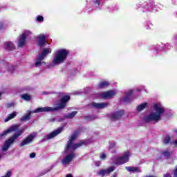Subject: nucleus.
<instances>
[{"label": "nucleus", "mask_w": 177, "mask_h": 177, "mask_svg": "<svg viewBox=\"0 0 177 177\" xmlns=\"http://www.w3.org/2000/svg\"><path fill=\"white\" fill-rule=\"evenodd\" d=\"M69 100H70V96L66 95L62 98H61L60 102L58 104V106L57 108L46 106V107L37 108L33 111H30L28 114L25 115L24 117L21 118V121H28V120H30L31 113H44V112H49V111H55L56 110H60L62 109H64V107H66V104Z\"/></svg>", "instance_id": "nucleus-1"}, {"label": "nucleus", "mask_w": 177, "mask_h": 177, "mask_svg": "<svg viewBox=\"0 0 177 177\" xmlns=\"http://www.w3.org/2000/svg\"><path fill=\"white\" fill-rule=\"evenodd\" d=\"M153 110L155 112L151 113L149 115L144 118L145 122H150V121L158 122L161 120V115L165 113V109L160 103L153 104Z\"/></svg>", "instance_id": "nucleus-2"}, {"label": "nucleus", "mask_w": 177, "mask_h": 177, "mask_svg": "<svg viewBox=\"0 0 177 177\" xmlns=\"http://www.w3.org/2000/svg\"><path fill=\"white\" fill-rule=\"evenodd\" d=\"M67 56H68V50L66 49H60L57 50L53 59V64H54L55 66H57V64L64 63V61L67 59Z\"/></svg>", "instance_id": "nucleus-3"}, {"label": "nucleus", "mask_w": 177, "mask_h": 177, "mask_svg": "<svg viewBox=\"0 0 177 177\" xmlns=\"http://www.w3.org/2000/svg\"><path fill=\"white\" fill-rule=\"evenodd\" d=\"M77 134L74 133L71 137L69 140L68 141V144L66 145V149L65 150V153H69V151H74V150L78 149V147H81L85 142H80L74 144V141L77 139Z\"/></svg>", "instance_id": "nucleus-4"}, {"label": "nucleus", "mask_w": 177, "mask_h": 177, "mask_svg": "<svg viewBox=\"0 0 177 177\" xmlns=\"http://www.w3.org/2000/svg\"><path fill=\"white\" fill-rule=\"evenodd\" d=\"M24 132V129H21L19 130L17 133H15L12 137H10L8 140H7L2 147L3 151H6L9 147H10V145H13L15 143V140L21 136V133Z\"/></svg>", "instance_id": "nucleus-5"}, {"label": "nucleus", "mask_w": 177, "mask_h": 177, "mask_svg": "<svg viewBox=\"0 0 177 177\" xmlns=\"http://www.w3.org/2000/svg\"><path fill=\"white\" fill-rule=\"evenodd\" d=\"M129 151H127L122 156L112 158V160L115 165H122L129 161Z\"/></svg>", "instance_id": "nucleus-6"}, {"label": "nucleus", "mask_w": 177, "mask_h": 177, "mask_svg": "<svg viewBox=\"0 0 177 177\" xmlns=\"http://www.w3.org/2000/svg\"><path fill=\"white\" fill-rule=\"evenodd\" d=\"M31 34V32L28 30H26L23 32V34L19 37V39L18 41L19 48H23V46L26 45V39H27Z\"/></svg>", "instance_id": "nucleus-7"}, {"label": "nucleus", "mask_w": 177, "mask_h": 177, "mask_svg": "<svg viewBox=\"0 0 177 177\" xmlns=\"http://www.w3.org/2000/svg\"><path fill=\"white\" fill-rule=\"evenodd\" d=\"M145 6L143 7L142 12H157V6H154L153 1L149 0L145 3Z\"/></svg>", "instance_id": "nucleus-8"}, {"label": "nucleus", "mask_w": 177, "mask_h": 177, "mask_svg": "<svg viewBox=\"0 0 177 177\" xmlns=\"http://www.w3.org/2000/svg\"><path fill=\"white\" fill-rule=\"evenodd\" d=\"M116 94L117 91L113 90L97 94V97H102V99H111V97H113V96H115Z\"/></svg>", "instance_id": "nucleus-9"}, {"label": "nucleus", "mask_w": 177, "mask_h": 177, "mask_svg": "<svg viewBox=\"0 0 177 177\" xmlns=\"http://www.w3.org/2000/svg\"><path fill=\"white\" fill-rule=\"evenodd\" d=\"M125 111L124 110H120L118 111H116L113 113H111L109 115V117L111 118V121H117V120H120L121 117H122L124 114Z\"/></svg>", "instance_id": "nucleus-10"}, {"label": "nucleus", "mask_w": 177, "mask_h": 177, "mask_svg": "<svg viewBox=\"0 0 177 177\" xmlns=\"http://www.w3.org/2000/svg\"><path fill=\"white\" fill-rule=\"evenodd\" d=\"M37 136V133H32V134L29 135L25 140H24L20 145L21 147H23V146H26V145H28L29 143H31L32 140H34V138Z\"/></svg>", "instance_id": "nucleus-11"}, {"label": "nucleus", "mask_w": 177, "mask_h": 177, "mask_svg": "<svg viewBox=\"0 0 177 177\" xmlns=\"http://www.w3.org/2000/svg\"><path fill=\"white\" fill-rule=\"evenodd\" d=\"M74 157H75V155L74 154V153H71L66 155L62 160V162L63 165H68V164H70L73 161V159L74 158Z\"/></svg>", "instance_id": "nucleus-12"}, {"label": "nucleus", "mask_w": 177, "mask_h": 177, "mask_svg": "<svg viewBox=\"0 0 177 177\" xmlns=\"http://www.w3.org/2000/svg\"><path fill=\"white\" fill-rule=\"evenodd\" d=\"M20 126L17 124L12 125L10 128H8L7 130L4 131L3 133L0 134V138H3V136H6L8 133H10V132H15V131H17L19 129V127Z\"/></svg>", "instance_id": "nucleus-13"}, {"label": "nucleus", "mask_w": 177, "mask_h": 177, "mask_svg": "<svg viewBox=\"0 0 177 177\" xmlns=\"http://www.w3.org/2000/svg\"><path fill=\"white\" fill-rule=\"evenodd\" d=\"M49 53H52V49L44 48L41 53L37 55V59L42 60L43 59H45L46 55H49Z\"/></svg>", "instance_id": "nucleus-14"}, {"label": "nucleus", "mask_w": 177, "mask_h": 177, "mask_svg": "<svg viewBox=\"0 0 177 177\" xmlns=\"http://www.w3.org/2000/svg\"><path fill=\"white\" fill-rule=\"evenodd\" d=\"M46 38H48V36L44 35H39L38 36V45L40 46H44L46 44H48V41H46Z\"/></svg>", "instance_id": "nucleus-15"}, {"label": "nucleus", "mask_w": 177, "mask_h": 177, "mask_svg": "<svg viewBox=\"0 0 177 177\" xmlns=\"http://www.w3.org/2000/svg\"><path fill=\"white\" fill-rule=\"evenodd\" d=\"M133 93V91L129 90L128 91H126L124 97L122 98V102H124V103H129V102H131V99L132 97V93Z\"/></svg>", "instance_id": "nucleus-16"}, {"label": "nucleus", "mask_w": 177, "mask_h": 177, "mask_svg": "<svg viewBox=\"0 0 177 177\" xmlns=\"http://www.w3.org/2000/svg\"><path fill=\"white\" fill-rule=\"evenodd\" d=\"M63 131V127H59L57 130H55L54 131L51 132L50 134H48L46 138L47 139H53V138H55V136H57L60 132Z\"/></svg>", "instance_id": "nucleus-17"}, {"label": "nucleus", "mask_w": 177, "mask_h": 177, "mask_svg": "<svg viewBox=\"0 0 177 177\" xmlns=\"http://www.w3.org/2000/svg\"><path fill=\"white\" fill-rule=\"evenodd\" d=\"M114 169H115V167L114 166H112L109 169L100 170L98 172V175H101V176H104V175H109V174H110V172H113Z\"/></svg>", "instance_id": "nucleus-18"}, {"label": "nucleus", "mask_w": 177, "mask_h": 177, "mask_svg": "<svg viewBox=\"0 0 177 177\" xmlns=\"http://www.w3.org/2000/svg\"><path fill=\"white\" fill-rule=\"evenodd\" d=\"M91 106L94 107V109H106L107 106H109V103L107 102H102V103H96L93 102Z\"/></svg>", "instance_id": "nucleus-19"}, {"label": "nucleus", "mask_w": 177, "mask_h": 177, "mask_svg": "<svg viewBox=\"0 0 177 177\" xmlns=\"http://www.w3.org/2000/svg\"><path fill=\"white\" fill-rule=\"evenodd\" d=\"M4 48L6 50H13L15 49V45L11 41H7L4 43Z\"/></svg>", "instance_id": "nucleus-20"}, {"label": "nucleus", "mask_w": 177, "mask_h": 177, "mask_svg": "<svg viewBox=\"0 0 177 177\" xmlns=\"http://www.w3.org/2000/svg\"><path fill=\"white\" fill-rule=\"evenodd\" d=\"M16 115H17V112H13L12 113L9 114L7 118H5L4 122H8V121H10V120H13Z\"/></svg>", "instance_id": "nucleus-21"}, {"label": "nucleus", "mask_w": 177, "mask_h": 177, "mask_svg": "<svg viewBox=\"0 0 177 177\" xmlns=\"http://www.w3.org/2000/svg\"><path fill=\"white\" fill-rule=\"evenodd\" d=\"M171 154H172V152L169 151V150H165L162 152V156L166 159L169 158Z\"/></svg>", "instance_id": "nucleus-22"}, {"label": "nucleus", "mask_w": 177, "mask_h": 177, "mask_svg": "<svg viewBox=\"0 0 177 177\" xmlns=\"http://www.w3.org/2000/svg\"><path fill=\"white\" fill-rule=\"evenodd\" d=\"M126 169L129 172H140V169L136 168V167H126Z\"/></svg>", "instance_id": "nucleus-23"}, {"label": "nucleus", "mask_w": 177, "mask_h": 177, "mask_svg": "<svg viewBox=\"0 0 177 177\" xmlns=\"http://www.w3.org/2000/svg\"><path fill=\"white\" fill-rule=\"evenodd\" d=\"M109 85H110V83H109V82H106V81L101 82L98 84V88H106V86H109Z\"/></svg>", "instance_id": "nucleus-24"}, {"label": "nucleus", "mask_w": 177, "mask_h": 177, "mask_svg": "<svg viewBox=\"0 0 177 177\" xmlns=\"http://www.w3.org/2000/svg\"><path fill=\"white\" fill-rule=\"evenodd\" d=\"M147 106V103H143L140 104L138 107H137V111H142V110H145V109H146V106Z\"/></svg>", "instance_id": "nucleus-25"}, {"label": "nucleus", "mask_w": 177, "mask_h": 177, "mask_svg": "<svg viewBox=\"0 0 177 177\" xmlns=\"http://www.w3.org/2000/svg\"><path fill=\"white\" fill-rule=\"evenodd\" d=\"M77 115V111H73L71 113H68V115H66V118H74Z\"/></svg>", "instance_id": "nucleus-26"}, {"label": "nucleus", "mask_w": 177, "mask_h": 177, "mask_svg": "<svg viewBox=\"0 0 177 177\" xmlns=\"http://www.w3.org/2000/svg\"><path fill=\"white\" fill-rule=\"evenodd\" d=\"M21 99H24V100L29 101L31 100V96L28 94H24L21 95Z\"/></svg>", "instance_id": "nucleus-27"}, {"label": "nucleus", "mask_w": 177, "mask_h": 177, "mask_svg": "<svg viewBox=\"0 0 177 177\" xmlns=\"http://www.w3.org/2000/svg\"><path fill=\"white\" fill-rule=\"evenodd\" d=\"M42 60L38 59V56L36 57V62H35V66L36 67H39V66H41L42 64Z\"/></svg>", "instance_id": "nucleus-28"}, {"label": "nucleus", "mask_w": 177, "mask_h": 177, "mask_svg": "<svg viewBox=\"0 0 177 177\" xmlns=\"http://www.w3.org/2000/svg\"><path fill=\"white\" fill-rule=\"evenodd\" d=\"M170 140H171V138L169 137V136H167L165 138L164 140H163V143H164L165 145H168V143H169Z\"/></svg>", "instance_id": "nucleus-29"}, {"label": "nucleus", "mask_w": 177, "mask_h": 177, "mask_svg": "<svg viewBox=\"0 0 177 177\" xmlns=\"http://www.w3.org/2000/svg\"><path fill=\"white\" fill-rule=\"evenodd\" d=\"M115 146V142L114 141H111L109 142V150H111V149H114Z\"/></svg>", "instance_id": "nucleus-30"}, {"label": "nucleus", "mask_w": 177, "mask_h": 177, "mask_svg": "<svg viewBox=\"0 0 177 177\" xmlns=\"http://www.w3.org/2000/svg\"><path fill=\"white\" fill-rule=\"evenodd\" d=\"M106 157H107L104 153H100V158L101 160H106Z\"/></svg>", "instance_id": "nucleus-31"}, {"label": "nucleus", "mask_w": 177, "mask_h": 177, "mask_svg": "<svg viewBox=\"0 0 177 177\" xmlns=\"http://www.w3.org/2000/svg\"><path fill=\"white\" fill-rule=\"evenodd\" d=\"M37 21H44V17L41 16V15H39L37 17Z\"/></svg>", "instance_id": "nucleus-32"}, {"label": "nucleus", "mask_w": 177, "mask_h": 177, "mask_svg": "<svg viewBox=\"0 0 177 177\" xmlns=\"http://www.w3.org/2000/svg\"><path fill=\"white\" fill-rule=\"evenodd\" d=\"M10 176H12V172L10 171H8L6 175L2 177H10Z\"/></svg>", "instance_id": "nucleus-33"}, {"label": "nucleus", "mask_w": 177, "mask_h": 177, "mask_svg": "<svg viewBox=\"0 0 177 177\" xmlns=\"http://www.w3.org/2000/svg\"><path fill=\"white\" fill-rule=\"evenodd\" d=\"M151 26H153L151 23H147L146 25L147 30H149V28H151Z\"/></svg>", "instance_id": "nucleus-34"}, {"label": "nucleus", "mask_w": 177, "mask_h": 177, "mask_svg": "<svg viewBox=\"0 0 177 177\" xmlns=\"http://www.w3.org/2000/svg\"><path fill=\"white\" fill-rule=\"evenodd\" d=\"M95 164L96 167H100V165H102V162L97 161V162H95Z\"/></svg>", "instance_id": "nucleus-35"}, {"label": "nucleus", "mask_w": 177, "mask_h": 177, "mask_svg": "<svg viewBox=\"0 0 177 177\" xmlns=\"http://www.w3.org/2000/svg\"><path fill=\"white\" fill-rule=\"evenodd\" d=\"M35 153H31L30 154V158H35Z\"/></svg>", "instance_id": "nucleus-36"}, {"label": "nucleus", "mask_w": 177, "mask_h": 177, "mask_svg": "<svg viewBox=\"0 0 177 177\" xmlns=\"http://www.w3.org/2000/svg\"><path fill=\"white\" fill-rule=\"evenodd\" d=\"M13 106H15L14 103L7 104V107H13Z\"/></svg>", "instance_id": "nucleus-37"}, {"label": "nucleus", "mask_w": 177, "mask_h": 177, "mask_svg": "<svg viewBox=\"0 0 177 177\" xmlns=\"http://www.w3.org/2000/svg\"><path fill=\"white\" fill-rule=\"evenodd\" d=\"M95 118H95L93 116H90L89 118H88V120L92 121L93 120H95Z\"/></svg>", "instance_id": "nucleus-38"}, {"label": "nucleus", "mask_w": 177, "mask_h": 177, "mask_svg": "<svg viewBox=\"0 0 177 177\" xmlns=\"http://www.w3.org/2000/svg\"><path fill=\"white\" fill-rule=\"evenodd\" d=\"M174 176L177 177V167L176 168V169L174 170Z\"/></svg>", "instance_id": "nucleus-39"}, {"label": "nucleus", "mask_w": 177, "mask_h": 177, "mask_svg": "<svg viewBox=\"0 0 177 177\" xmlns=\"http://www.w3.org/2000/svg\"><path fill=\"white\" fill-rule=\"evenodd\" d=\"M94 3H97V5H100V3L97 0H94Z\"/></svg>", "instance_id": "nucleus-40"}, {"label": "nucleus", "mask_w": 177, "mask_h": 177, "mask_svg": "<svg viewBox=\"0 0 177 177\" xmlns=\"http://www.w3.org/2000/svg\"><path fill=\"white\" fill-rule=\"evenodd\" d=\"M164 177H171V175L167 173V174L164 175Z\"/></svg>", "instance_id": "nucleus-41"}, {"label": "nucleus", "mask_w": 177, "mask_h": 177, "mask_svg": "<svg viewBox=\"0 0 177 177\" xmlns=\"http://www.w3.org/2000/svg\"><path fill=\"white\" fill-rule=\"evenodd\" d=\"M3 27V24L0 22V30H2Z\"/></svg>", "instance_id": "nucleus-42"}, {"label": "nucleus", "mask_w": 177, "mask_h": 177, "mask_svg": "<svg viewBox=\"0 0 177 177\" xmlns=\"http://www.w3.org/2000/svg\"><path fill=\"white\" fill-rule=\"evenodd\" d=\"M15 70V66H11V68L9 69V71H13Z\"/></svg>", "instance_id": "nucleus-43"}, {"label": "nucleus", "mask_w": 177, "mask_h": 177, "mask_svg": "<svg viewBox=\"0 0 177 177\" xmlns=\"http://www.w3.org/2000/svg\"><path fill=\"white\" fill-rule=\"evenodd\" d=\"M50 93H46V92H43L42 93V95H48V94H49Z\"/></svg>", "instance_id": "nucleus-44"}, {"label": "nucleus", "mask_w": 177, "mask_h": 177, "mask_svg": "<svg viewBox=\"0 0 177 177\" xmlns=\"http://www.w3.org/2000/svg\"><path fill=\"white\" fill-rule=\"evenodd\" d=\"M66 177H73V176L71 174H67Z\"/></svg>", "instance_id": "nucleus-45"}, {"label": "nucleus", "mask_w": 177, "mask_h": 177, "mask_svg": "<svg viewBox=\"0 0 177 177\" xmlns=\"http://www.w3.org/2000/svg\"><path fill=\"white\" fill-rule=\"evenodd\" d=\"M173 143H174V145H177V140L174 141Z\"/></svg>", "instance_id": "nucleus-46"}, {"label": "nucleus", "mask_w": 177, "mask_h": 177, "mask_svg": "<svg viewBox=\"0 0 177 177\" xmlns=\"http://www.w3.org/2000/svg\"><path fill=\"white\" fill-rule=\"evenodd\" d=\"M2 95V93H0V100H1V96Z\"/></svg>", "instance_id": "nucleus-47"}, {"label": "nucleus", "mask_w": 177, "mask_h": 177, "mask_svg": "<svg viewBox=\"0 0 177 177\" xmlns=\"http://www.w3.org/2000/svg\"><path fill=\"white\" fill-rule=\"evenodd\" d=\"M2 156L0 155V158H1Z\"/></svg>", "instance_id": "nucleus-48"}, {"label": "nucleus", "mask_w": 177, "mask_h": 177, "mask_svg": "<svg viewBox=\"0 0 177 177\" xmlns=\"http://www.w3.org/2000/svg\"><path fill=\"white\" fill-rule=\"evenodd\" d=\"M46 172H48V171H46V173H44V174H46Z\"/></svg>", "instance_id": "nucleus-49"}, {"label": "nucleus", "mask_w": 177, "mask_h": 177, "mask_svg": "<svg viewBox=\"0 0 177 177\" xmlns=\"http://www.w3.org/2000/svg\"><path fill=\"white\" fill-rule=\"evenodd\" d=\"M46 172H48V171H46V173H44V174H46Z\"/></svg>", "instance_id": "nucleus-50"}, {"label": "nucleus", "mask_w": 177, "mask_h": 177, "mask_svg": "<svg viewBox=\"0 0 177 177\" xmlns=\"http://www.w3.org/2000/svg\"><path fill=\"white\" fill-rule=\"evenodd\" d=\"M46 172H48V171H46V173H44V174H46Z\"/></svg>", "instance_id": "nucleus-51"}, {"label": "nucleus", "mask_w": 177, "mask_h": 177, "mask_svg": "<svg viewBox=\"0 0 177 177\" xmlns=\"http://www.w3.org/2000/svg\"><path fill=\"white\" fill-rule=\"evenodd\" d=\"M176 132H177V131H176Z\"/></svg>", "instance_id": "nucleus-52"}]
</instances>
